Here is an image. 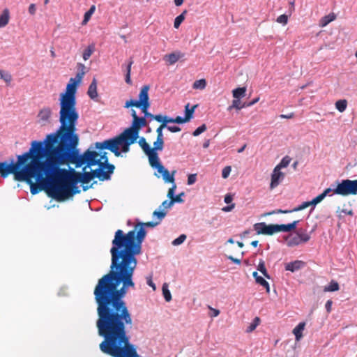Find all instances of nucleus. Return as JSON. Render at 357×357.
<instances>
[{
    "instance_id": "052dcab7",
    "label": "nucleus",
    "mask_w": 357,
    "mask_h": 357,
    "mask_svg": "<svg viewBox=\"0 0 357 357\" xmlns=\"http://www.w3.org/2000/svg\"><path fill=\"white\" fill-rule=\"evenodd\" d=\"M207 129L206 125L205 123L202 124L200 126L197 128L192 132V135L195 137L199 136L202 132L206 131Z\"/></svg>"
},
{
    "instance_id": "f03ea898",
    "label": "nucleus",
    "mask_w": 357,
    "mask_h": 357,
    "mask_svg": "<svg viewBox=\"0 0 357 357\" xmlns=\"http://www.w3.org/2000/svg\"><path fill=\"white\" fill-rule=\"evenodd\" d=\"M96 326L103 338L100 350L112 357H141L137 347L130 342L128 330L132 318L127 305L96 309Z\"/></svg>"
},
{
    "instance_id": "412c9836",
    "label": "nucleus",
    "mask_w": 357,
    "mask_h": 357,
    "mask_svg": "<svg viewBox=\"0 0 357 357\" xmlns=\"http://www.w3.org/2000/svg\"><path fill=\"white\" fill-rule=\"evenodd\" d=\"M150 89V86L148 84L144 85L139 91L138 95V100L142 104L143 106H146L147 104H151L149 91Z\"/></svg>"
},
{
    "instance_id": "c85d7f7f",
    "label": "nucleus",
    "mask_w": 357,
    "mask_h": 357,
    "mask_svg": "<svg viewBox=\"0 0 357 357\" xmlns=\"http://www.w3.org/2000/svg\"><path fill=\"white\" fill-rule=\"evenodd\" d=\"M167 214V211L158 207V209L155 210L152 214L153 218L157 219L159 223L165 218Z\"/></svg>"
},
{
    "instance_id": "603ef678",
    "label": "nucleus",
    "mask_w": 357,
    "mask_h": 357,
    "mask_svg": "<svg viewBox=\"0 0 357 357\" xmlns=\"http://www.w3.org/2000/svg\"><path fill=\"white\" fill-rule=\"evenodd\" d=\"M100 155H98V162L99 163H106V164H111L109 162V158L107 157V153L104 151H99Z\"/></svg>"
},
{
    "instance_id": "774afa93",
    "label": "nucleus",
    "mask_w": 357,
    "mask_h": 357,
    "mask_svg": "<svg viewBox=\"0 0 357 357\" xmlns=\"http://www.w3.org/2000/svg\"><path fill=\"white\" fill-rule=\"evenodd\" d=\"M277 22L286 24L288 22V16L286 14H282L277 18Z\"/></svg>"
},
{
    "instance_id": "0e129e2a",
    "label": "nucleus",
    "mask_w": 357,
    "mask_h": 357,
    "mask_svg": "<svg viewBox=\"0 0 357 357\" xmlns=\"http://www.w3.org/2000/svg\"><path fill=\"white\" fill-rule=\"evenodd\" d=\"M310 206H311V205H310L309 201L304 202L301 205H299L297 207H295L294 208H293L292 209V212H297V211H302V210L306 208L307 207H308Z\"/></svg>"
},
{
    "instance_id": "7ed1b4c3",
    "label": "nucleus",
    "mask_w": 357,
    "mask_h": 357,
    "mask_svg": "<svg viewBox=\"0 0 357 357\" xmlns=\"http://www.w3.org/2000/svg\"><path fill=\"white\" fill-rule=\"evenodd\" d=\"M44 160V169L50 174V183H76L81 172L78 160L66 144H38Z\"/></svg>"
},
{
    "instance_id": "f704fd0d",
    "label": "nucleus",
    "mask_w": 357,
    "mask_h": 357,
    "mask_svg": "<svg viewBox=\"0 0 357 357\" xmlns=\"http://www.w3.org/2000/svg\"><path fill=\"white\" fill-rule=\"evenodd\" d=\"M197 106L198 105H195L191 108H190V103H188L185 105V116L187 117L190 121L193 119L195 111Z\"/></svg>"
},
{
    "instance_id": "8fccbe9b",
    "label": "nucleus",
    "mask_w": 357,
    "mask_h": 357,
    "mask_svg": "<svg viewBox=\"0 0 357 357\" xmlns=\"http://www.w3.org/2000/svg\"><path fill=\"white\" fill-rule=\"evenodd\" d=\"M206 86V81L204 79L196 80L192 85L194 89H204Z\"/></svg>"
},
{
    "instance_id": "4c0bfd02",
    "label": "nucleus",
    "mask_w": 357,
    "mask_h": 357,
    "mask_svg": "<svg viewBox=\"0 0 357 357\" xmlns=\"http://www.w3.org/2000/svg\"><path fill=\"white\" fill-rule=\"evenodd\" d=\"M133 60L132 58L130 59V61L127 63L126 66V75H125V81L127 84H131L132 81L130 78V73H131V66L133 64Z\"/></svg>"
},
{
    "instance_id": "f257e3e1",
    "label": "nucleus",
    "mask_w": 357,
    "mask_h": 357,
    "mask_svg": "<svg viewBox=\"0 0 357 357\" xmlns=\"http://www.w3.org/2000/svg\"><path fill=\"white\" fill-rule=\"evenodd\" d=\"M159 224L158 221H138L127 233L121 229L115 231L110 249L109 271L98 280L93 291L96 309L127 305L124 298L129 288L135 287L133 275L137 256L142 252L147 234L146 227L153 228Z\"/></svg>"
},
{
    "instance_id": "3c124183",
    "label": "nucleus",
    "mask_w": 357,
    "mask_h": 357,
    "mask_svg": "<svg viewBox=\"0 0 357 357\" xmlns=\"http://www.w3.org/2000/svg\"><path fill=\"white\" fill-rule=\"evenodd\" d=\"M291 160V158L289 156L286 155L282 158V159L281 160L280 163L278 165H277L275 167H277L278 168H279L280 169L282 168H285L289 165Z\"/></svg>"
},
{
    "instance_id": "58836bf2",
    "label": "nucleus",
    "mask_w": 357,
    "mask_h": 357,
    "mask_svg": "<svg viewBox=\"0 0 357 357\" xmlns=\"http://www.w3.org/2000/svg\"><path fill=\"white\" fill-rule=\"evenodd\" d=\"M164 147V139H158L153 142V147L151 148V151L153 153H157V151H162Z\"/></svg>"
},
{
    "instance_id": "e2e57ef3",
    "label": "nucleus",
    "mask_w": 357,
    "mask_h": 357,
    "mask_svg": "<svg viewBox=\"0 0 357 357\" xmlns=\"http://www.w3.org/2000/svg\"><path fill=\"white\" fill-rule=\"evenodd\" d=\"M1 79H3L7 84H9L12 80V75L10 73L2 70Z\"/></svg>"
},
{
    "instance_id": "2eb2a0df",
    "label": "nucleus",
    "mask_w": 357,
    "mask_h": 357,
    "mask_svg": "<svg viewBox=\"0 0 357 357\" xmlns=\"http://www.w3.org/2000/svg\"><path fill=\"white\" fill-rule=\"evenodd\" d=\"M253 228L258 235L271 236L274 234L273 224L267 225L264 222H258L253 225Z\"/></svg>"
},
{
    "instance_id": "aec40b11",
    "label": "nucleus",
    "mask_w": 357,
    "mask_h": 357,
    "mask_svg": "<svg viewBox=\"0 0 357 357\" xmlns=\"http://www.w3.org/2000/svg\"><path fill=\"white\" fill-rule=\"evenodd\" d=\"M149 158V162L151 167L158 171L164 165L162 164L158 153H153L152 151L146 154Z\"/></svg>"
},
{
    "instance_id": "5fc2aeb1",
    "label": "nucleus",
    "mask_w": 357,
    "mask_h": 357,
    "mask_svg": "<svg viewBox=\"0 0 357 357\" xmlns=\"http://www.w3.org/2000/svg\"><path fill=\"white\" fill-rule=\"evenodd\" d=\"M187 238V236L184 234L179 235L172 242V245L174 246H178L181 245Z\"/></svg>"
},
{
    "instance_id": "bb28decb",
    "label": "nucleus",
    "mask_w": 357,
    "mask_h": 357,
    "mask_svg": "<svg viewBox=\"0 0 357 357\" xmlns=\"http://www.w3.org/2000/svg\"><path fill=\"white\" fill-rule=\"evenodd\" d=\"M52 115V109L50 107L42 109L38 113V118L42 121H48Z\"/></svg>"
},
{
    "instance_id": "72a5a7b5",
    "label": "nucleus",
    "mask_w": 357,
    "mask_h": 357,
    "mask_svg": "<svg viewBox=\"0 0 357 357\" xmlns=\"http://www.w3.org/2000/svg\"><path fill=\"white\" fill-rule=\"evenodd\" d=\"M9 17V10L7 8L4 9L0 15L1 28L6 26L8 24Z\"/></svg>"
},
{
    "instance_id": "de8ad7c7",
    "label": "nucleus",
    "mask_w": 357,
    "mask_h": 357,
    "mask_svg": "<svg viewBox=\"0 0 357 357\" xmlns=\"http://www.w3.org/2000/svg\"><path fill=\"white\" fill-rule=\"evenodd\" d=\"M96 7L94 5L91 6V8L84 13V19L82 22V24H86L90 20L92 14L94 13Z\"/></svg>"
},
{
    "instance_id": "4468645a",
    "label": "nucleus",
    "mask_w": 357,
    "mask_h": 357,
    "mask_svg": "<svg viewBox=\"0 0 357 357\" xmlns=\"http://www.w3.org/2000/svg\"><path fill=\"white\" fill-rule=\"evenodd\" d=\"M82 171L80 172L78 179L76 183H80L82 186L87 185L92 180L96 178L93 169L91 168L90 171H87L88 168H85V166H82Z\"/></svg>"
},
{
    "instance_id": "09e8293b",
    "label": "nucleus",
    "mask_w": 357,
    "mask_h": 357,
    "mask_svg": "<svg viewBox=\"0 0 357 357\" xmlns=\"http://www.w3.org/2000/svg\"><path fill=\"white\" fill-rule=\"evenodd\" d=\"M347 107V101L344 99H341L335 102V107L340 112L345 111Z\"/></svg>"
},
{
    "instance_id": "b1692460",
    "label": "nucleus",
    "mask_w": 357,
    "mask_h": 357,
    "mask_svg": "<svg viewBox=\"0 0 357 357\" xmlns=\"http://www.w3.org/2000/svg\"><path fill=\"white\" fill-rule=\"evenodd\" d=\"M151 106V104H147L146 106H142V107L140 108V110L142 112V113L144 114V117L145 118H149L151 120H155V121H158V120H160V118H162L163 116L162 114H151V112H149V109Z\"/></svg>"
},
{
    "instance_id": "a18cd8bd",
    "label": "nucleus",
    "mask_w": 357,
    "mask_h": 357,
    "mask_svg": "<svg viewBox=\"0 0 357 357\" xmlns=\"http://www.w3.org/2000/svg\"><path fill=\"white\" fill-rule=\"evenodd\" d=\"M95 50V46L93 44L92 45H89L84 50V52H83V54H82V57H83V59L84 61H86L88 60L91 55L92 54V53L94 52Z\"/></svg>"
},
{
    "instance_id": "393cba45",
    "label": "nucleus",
    "mask_w": 357,
    "mask_h": 357,
    "mask_svg": "<svg viewBox=\"0 0 357 357\" xmlns=\"http://www.w3.org/2000/svg\"><path fill=\"white\" fill-rule=\"evenodd\" d=\"M87 94L91 100H96L98 95L97 92V80L96 78H93L91 82L88 89Z\"/></svg>"
},
{
    "instance_id": "5701e85b",
    "label": "nucleus",
    "mask_w": 357,
    "mask_h": 357,
    "mask_svg": "<svg viewBox=\"0 0 357 357\" xmlns=\"http://www.w3.org/2000/svg\"><path fill=\"white\" fill-rule=\"evenodd\" d=\"M164 120L166 121V122L169 123H176L178 125L184 124L186 123L190 122V121L184 116H177L176 117H171L167 115H163Z\"/></svg>"
},
{
    "instance_id": "864d4df0",
    "label": "nucleus",
    "mask_w": 357,
    "mask_h": 357,
    "mask_svg": "<svg viewBox=\"0 0 357 357\" xmlns=\"http://www.w3.org/2000/svg\"><path fill=\"white\" fill-rule=\"evenodd\" d=\"M296 234L298 235L301 243H306V242L309 241L310 239V235L305 232L301 231V229H299L296 231Z\"/></svg>"
},
{
    "instance_id": "cd10ccee",
    "label": "nucleus",
    "mask_w": 357,
    "mask_h": 357,
    "mask_svg": "<svg viewBox=\"0 0 357 357\" xmlns=\"http://www.w3.org/2000/svg\"><path fill=\"white\" fill-rule=\"evenodd\" d=\"M305 323L300 322L293 330V333L295 335V338L297 341L300 340V339L303 336V331L305 328Z\"/></svg>"
},
{
    "instance_id": "4be33fe9",
    "label": "nucleus",
    "mask_w": 357,
    "mask_h": 357,
    "mask_svg": "<svg viewBox=\"0 0 357 357\" xmlns=\"http://www.w3.org/2000/svg\"><path fill=\"white\" fill-rule=\"evenodd\" d=\"M305 265V263L301 260H295L284 264V268L286 271L294 273L303 268Z\"/></svg>"
},
{
    "instance_id": "9d476101",
    "label": "nucleus",
    "mask_w": 357,
    "mask_h": 357,
    "mask_svg": "<svg viewBox=\"0 0 357 357\" xmlns=\"http://www.w3.org/2000/svg\"><path fill=\"white\" fill-rule=\"evenodd\" d=\"M121 133L114 137L104 140L103 142H95V148L98 151L109 150L112 152L115 156L120 157L121 151L119 150Z\"/></svg>"
},
{
    "instance_id": "69168bd1",
    "label": "nucleus",
    "mask_w": 357,
    "mask_h": 357,
    "mask_svg": "<svg viewBox=\"0 0 357 357\" xmlns=\"http://www.w3.org/2000/svg\"><path fill=\"white\" fill-rule=\"evenodd\" d=\"M293 213L292 212V209L291 210H282V209H276V210H274V211H272L271 212H268V213H266L264 214V215H273V214H278V213Z\"/></svg>"
},
{
    "instance_id": "f8f14e48",
    "label": "nucleus",
    "mask_w": 357,
    "mask_h": 357,
    "mask_svg": "<svg viewBox=\"0 0 357 357\" xmlns=\"http://www.w3.org/2000/svg\"><path fill=\"white\" fill-rule=\"evenodd\" d=\"M96 166L98 167L93 169L96 178L100 181H109L114 172L115 166L113 164L106 163H98Z\"/></svg>"
},
{
    "instance_id": "9b49d317",
    "label": "nucleus",
    "mask_w": 357,
    "mask_h": 357,
    "mask_svg": "<svg viewBox=\"0 0 357 357\" xmlns=\"http://www.w3.org/2000/svg\"><path fill=\"white\" fill-rule=\"evenodd\" d=\"M336 192L339 195L348 196L357 194V180L342 179L337 180Z\"/></svg>"
},
{
    "instance_id": "79ce46f5",
    "label": "nucleus",
    "mask_w": 357,
    "mask_h": 357,
    "mask_svg": "<svg viewBox=\"0 0 357 357\" xmlns=\"http://www.w3.org/2000/svg\"><path fill=\"white\" fill-rule=\"evenodd\" d=\"M187 10H183L179 15H178L175 19L174 22V27L175 29H178L181 26V23L185 20V15L187 13Z\"/></svg>"
},
{
    "instance_id": "2f4dec72",
    "label": "nucleus",
    "mask_w": 357,
    "mask_h": 357,
    "mask_svg": "<svg viewBox=\"0 0 357 357\" xmlns=\"http://www.w3.org/2000/svg\"><path fill=\"white\" fill-rule=\"evenodd\" d=\"M142 106H143V105L139 102V100L138 99L130 98V100H128L126 101L125 105H123V107L128 109L130 107L132 108L133 107H135L140 109Z\"/></svg>"
},
{
    "instance_id": "c756f323",
    "label": "nucleus",
    "mask_w": 357,
    "mask_h": 357,
    "mask_svg": "<svg viewBox=\"0 0 357 357\" xmlns=\"http://www.w3.org/2000/svg\"><path fill=\"white\" fill-rule=\"evenodd\" d=\"M158 123H160V126L156 129L157 138L158 139H164L163 137V129H166L167 124H168L166 121L164 120L163 116L160 118V120L157 121Z\"/></svg>"
},
{
    "instance_id": "6e6d98bb",
    "label": "nucleus",
    "mask_w": 357,
    "mask_h": 357,
    "mask_svg": "<svg viewBox=\"0 0 357 357\" xmlns=\"http://www.w3.org/2000/svg\"><path fill=\"white\" fill-rule=\"evenodd\" d=\"M301 243L299 236L298 234L296 236L292 237L289 241H287V246L288 247H294L298 245Z\"/></svg>"
},
{
    "instance_id": "ea45409f",
    "label": "nucleus",
    "mask_w": 357,
    "mask_h": 357,
    "mask_svg": "<svg viewBox=\"0 0 357 357\" xmlns=\"http://www.w3.org/2000/svg\"><path fill=\"white\" fill-rule=\"evenodd\" d=\"M336 188H337V180L333 183L331 186L328 188H326L322 193H321V195H323L324 198H325L328 195H331V192H333L335 195H338V193L336 192Z\"/></svg>"
},
{
    "instance_id": "680f3d73",
    "label": "nucleus",
    "mask_w": 357,
    "mask_h": 357,
    "mask_svg": "<svg viewBox=\"0 0 357 357\" xmlns=\"http://www.w3.org/2000/svg\"><path fill=\"white\" fill-rule=\"evenodd\" d=\"M324 199V198L323 195L319 194L318 196H317L316 197L312 199L311 201H309L310 205L312 206V208L311 209V211L315 207V206L317 204L320 203Z\"/></svg>"
},
{
    "instance_id": "473e14b6",
    "label": "nucleus",
    "mask_w": 357,
    "mask_h": 357,
    "mask_svg": "<svg viewBox=\"0 0 357 357\" xmlns=\"http://www.w3.org/2000/svg\"><path fill=\"white\" fill-rule=\"evenodd\" d=\"M246 87H237L232 91V95L234 98L241 99L246 95Z\"/></svg>"
},
{
    "instance_id": "dca6fc26",
    "label": "nucleus",
    "mask_w": 357,
    "mask_h": 357,
    "mask_svg": "<svg viewBox=\"0 0 357 357\" xmlns=\"http://www.w3.org/2000/svg\"><path fill=\"white\" fill-rule=\"evenodd\" d=\"M300 220H294L288 224H273L274 234L278 232H290L296 230Z\"/></svg>"
},
{
    "instance_id": "4d7b16f0",
    "label": "nucleus",
    "mask_w": 357,
    "mask_h": 357,
    "mask_svg": "<svg viewBox=\"0 0 357 357\" xmlns=\"http://www.w3.org/2000/svg\"><path fill=\"white\" fill-rule=\"evenodd\" d=\"M185 195V192H182L181 193H179L178 195H174L172 198H170L169 199H172L173 204H176V203H178V204H182L184 202V199L182 198L183 196Z\"/></svg>"
},
{
    "instance_id": "7c9ffc66",
    "label": "nucleus",
    "mask_w": 357,
    "mask_h": 357,
    "mask_svg": "<svg viewBox=\"0 0 357 357\" xmlns=\"http://www.w3.org/2000/svg\"><path fill=\"white\" fill-rule=\"evenodd\" d=\"M139 140H137V142H138L139 146L142 149L145 154L149 153L151 151V146L146 142V139L144 137H139Z\"/></svg>"
},
{
    "instance_id": "a211bd4d",
    "label": "nucleus",
    "mask_w": 357,
    "mask_h": 357,
    "mask_svg": "<svg viewBox=\"0 0 357 357\" xmlns=\"http://www.w3.org/2000/svg\"><path fill=\"white\" fill-rule=\"evenodd\" d=\"M158 173H155L154 175L157 176L158 178L161 176L162 177L163 181L165 183H174V181H175V174L176 173V170H173L171 173L169 172V170L164 167L160 168L159 171H158Z\"/></svg>"
},
{
    "instance_id": "a19ab883",
    "label": "nucleus",
    "mask_w": 357,
    "mask_h": 357,
    "mask_svg": "<svg viewBox=\"0 0 357 357\" xmlns=\"http://www.w3.org/2000/svg\"><path fill=\"white\" fill-rule=\"evenodd\" d=\"M162 291L163 297L167 302H169L172 301V294L169 289L168 284L167 283H164L162 287Z\"/></svg>"
},
{
    "instance_id": "39448f33",
    "label": "nucleus",
    "mask_w": 357,
    "mask_h": 357,
    "mask_svg": "<svg viewBox=\"0 0 357 357\" xmlns=\"http://www.w3.org/2000/svg\"><path fill=\"white\" fill-rule=\"evenodd\" d=\"M33 151L24 160L15 181L25 182L30 186V192L32 195H36L43 190L39 182L45 178L50 180V174L44 169V160L41 156L38 145L31 143Z\"/></svg>"
},
{
    "instance_id": "49530a36",
    "label": "nucleus",
    "mask_w": 357,
    "mask_h": 357,
    "mask_svg": "<svg viewBox=\"0 0 357 357\" xmlns=\"http://www.w3.org/2000/svg\"><path fill=\"white\" fill-rule=\"evenodd\" d=\"M260 322H261V319L259 317H255L254 319L252 320V321L250 324V325L246 328V332L251 333L253 331H255L256 329V328L257 327V326L260 324Z\"/></svg>"
},
{
    "instance_id": "ddd939ff",
    "label": "nucleus",
    "mask_w": 357,
    "mask_h": 357,
    "mask_svg": "<svg viewBox=\"0 0 357 357\" xmlns=\"http://www.w3.org/2000/svg\"><path fill=\"white\" fill-rule=\"evenodd\" d=\"M138 138L133 137L128 133L122 132L121 133L119 149L121 148V156L122 153H128L130 151V145L137 142Z\"/></svg>"
},
{
    "instance_id": "13d9d810",
    "label": "nucleus",
    "mask_w": 357,
    "mask_h": 357,
    "mask_svg": "<svg viewBox=\"0 0 357 357\" xmlns=\"http://www.w3.org/2000/svg\"><path fill=\"white\" fill-rule=\"evenodd\" d=\"M257 284L264 287L267 292L270 291V286L268 282L263 277H257V280L255 281Z\"/></svg>"
},
{
    "instance_id": "20e7f679",
    "label": "nucleus",
    "mask_w": 357,
    "mask_h": 357,
    "mask_svg": "<svg viewBox=\"0 0 357 357\" xmlns=\"http://www.w3.org/2000/svg\"><path fill=\"white\" fill-rule=\"evenodd\" d=\"M60 126L54 132L47 134L43 140H33L31 143L41 144H66L79 137L77 133L79 113L76 107L77 100L59 98Z\"/></svg>"
},
{
    "instance_id": "6ab92c4d",
    "label": "nucleus",
    "mask_w": 357,
    "mask_h": 357,
    "mask_svg": "<svg viewBox=\"0 0 357 357\" xmlns=\"http://www.w3.org/2000/svg\"><path fill=\"white\" fill-rule=\"evenodd\" d=\"M284 178V174L281 172V169L275 167L271 174L270 188L274 189L280 183Z\"/></svg>"
},
{
    "instance_id": "f3484780",
    "label": "nucleus",
    "mask_w": 357,
    "mask_h": 357,
    "mask_svg": "<svg viewBox=\"0 0 357 357\" xmlns=\"http://www.w3.org/2000/svg\"><path fill=\"white\" fill-rule=\"evenodd\" d=\"M141 130L139 116H136L135 119L132 120V123L128 128H126L123 132L128 133L133 137L139 138V135Z\"/></svg>"
},
{
    "instance_id": "a878e982",
    "label": "nucleus",
    "mask_w": 357,
    "mask_h": 357,
    "mask_svg": "<svg viewBox=\"0 0 357 357\" xmlns=\"http://www.w3.org/2000/svg\"><path fill=\"white\" fill-rule=\"evenodd\" d=\"M182 56H183V54L179 52H174L166 55L165 58L166 61L169 62V64L172 65L177 62Z\"/></svg>"
},
{
    "instance_id": "e433bc0d",
    "label": "nucleus",
    "mask_w": 357,
    "mask_h": 357,
    "mask_svg": "<svg viewBox=\"0 0 357 357\" xmlns=\"http://www.w3.org/2000/svg\"><path fill=\"white\" fill-rule=\"evenodd\" d=\"M340 289V285L337 282L334 280H332L328 285L324 287V291L325 292H334L338 291Z\"/></svg>"
},
{
    "instance_id": "6e6552de",
    "label": "nucleus",
    "mask_w": 357,
    "mask_h": 357,
    "mask_svg": "<svg viewBox=\"0 0 357 357\" xmlns=\"http://www.w3.org/2000/svg\"><path fill=\"white\" fill-rule=\"evenodd\" d=\"M33 148H29L28 151L23 153L21 155H17V161L14 158H9L4 161H0V176L2 178H7L10 174L14 176V179L16 180L17 175L19 174L24 160L29 153L33 151Z\"/></svg>"
},
{
    "instance_id": "423d86ee",
    "label": "nucleus",
    "mask_w": 357,
    "mask_h": 357,
    "mask_svg": "<svg viewBox=\"0 0 357 357\" xmlns=\"http://www.w3.org/2000/svg\"><path fill=\"white\" fill-rule=\"evenodd\" d=\"M79 137L66 144L79 161L77 165L85 166V168L89 169L96 166L99 163L98 155L100 151L97 148H95V143L91 144L84 152H81L80 149H79Z\"/></svg>"
},
{
    "instance_id": "37998d69",
    "label": "nucleus",
    "mask_w": 357,
    "mask_h": 357,
    "mask_svg": "<svg viewBox=\"0 0 357 357\" xmlns=\"http://www.w3.org/2000/svg\"><path fill=\"white\" fill-rule=\"evenodd\" d=\"M257 270L260 271L263 275L267 279H270L271 276L268 273L267 270L265 266V262L263 259H259V264L257 266Z\"/></svg>"
},
{
    "instance_id": "1a4fd4ad",
    "label": "nucleus",
    "mask_w": 357,
    "mask_h": 357,
    "mask_svg": "<svg viewBox=\"0 0 357 357\" xmlns=\"http://www.w3.org/2000/svg\"><path fill=\"white\" fill-rule=\"evenodd\" d=\"M77 66L78 70H79L80 71L77 73L75 77H71L68 83L67 84L66 91L60 93L59 98L77 100L76 93L77 87L81 83L82 78L85 74V72L84 71L85 68L84 65L81 63H78Z\"/></svg>"
},
{
    "instance_id": "c9c22d12",
    "label": "nucleus",
    "mask_w": 357,
    "mask_h": 357,
    "mask_svg": "<svg viewBox=\"0 0 357 357\" xmlns=\"http://www.w3.org/2000/svg\"><path fill=\"white\" fill-rule=\"evenodd\" d=\"M247 107H246V102H244L243 103H241V99L234 98L232 101V104L229 106L228 110L230 111L233 108L236 109L237 110H240L243 108Z\"/></svg>"
},
{
    "instance_id": "bf43d9fd",
    "label": "nucleus",
    "mask_w": 357,
    "mask_h": 357,
    "mask_svg": "<svg viewBox=\"0 0 357 357\" xmlns=\"http://www.w3.org/2000/svg\"><path fill=\"white\" fill-rule=\"evenodd\" d=\"M174 206V204L172 199H166L162 202V204L159 206V207L165 211H167L171 208Z\"/></svg>"
},
{
    "instance_id": "338daca9",
    "label": "nucleus",
    "mask_w": 357,
    "mask_h": 357,
    "mask_svg": "<svg viewBox=\"0 0 357 357\" xmlns=\"http://www.w3.org/2000/svg\"><path fill=\"white\" fill-rule=\"evenodd\" d=\"M172 187L169 189L167 197L168 199L172 198L175 195V190L176 189V185L175 183V181H174V183H172Z\"/></svg>"
},
{
    "instance_id": "0eeeda50",
    "label": "nucleus",
    "mask_w": 357,
    "mask_h": 357,
    "mask_svg": "<svg viewBox=\"0 0 357 357\" xmlns=\"http://www.w3.org/2000/svg\"><path fill=\"white\" fill-rule=\"evenodd\" d=\"M78 183L73 181L64 183H50L47 189V195L59 202H66L81 192L77 186Z\"/></svg>"
},
{
    "instance_id": "c03bdc74",
    "label": "nucleus",
    "mask_w": 357,
    "mask_h": 357,
    "mask_svg": "<svg viewBox=\"0 0 357 357\" xmlns=\"http://www.w3.org/2000/svg\"><path fill=\"white\" fill-rule=\"evenodd\" d=\"M336 16L334 13H331L328 15L323 17L321 19L320 24L321 26H325L330 22H333L335 19Z\"/></svg>"
}]
</instances>
